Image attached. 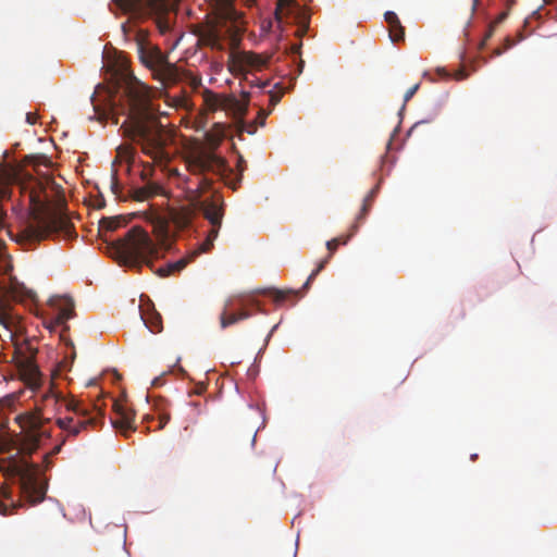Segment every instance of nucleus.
<instances>
[{
  "label": "nucleus",
  "instance_id": "obj_36",
  "mask_svg": "<svg viewBox=\"0 0 557 557\" xmlns=\"http://www.w3.org/2000/svg\"><path fill=\"white\" fill-rule=\"evenodd\" d=\"M111 189H112L113 194L116 195L117 198L123 199V200L127 199L126 197H122L120 195L121 189H120V185H119V182L116 180V176H112Z\"/></svg>",
  "mask_w": 557,
  "mask_h": 557
},
{
  "label": "nucleus",
  "instance_id": "obj_14",
  "mask_svg": "<svg viewBox=\"0 0 557 557\" xmlns=\"http://www.w3.org/2000/svg\"><path fill=\"white\" fill-rule=\"evenodd\" d=\"M339 247V239H331L326 242V248L329 250V256L321 260L318 264V267L311 272L309 277L307 278L306 283L304 284L302 288L307 289L311 282L317 277V275L325 268V265L329 263L332 255L337 250Z\"/></svg>",
  "mask_w": 557,
  "mask_h": 557
},
{
  "label": "nucleus",
  "instance_id": "obj_25",
  "mask_svg": "<svg viewBox=\"0 0 557 557\" xmlns=\"http://www.w3.org/2000/svg\"><path fill=\"white\" fill-rule=\"evenodd\" d=\"M262 293L270 297L275 304H281L285 301L290 295L295 294L294 290H281L275 288H269Z\"/></svg>",
  "mask_w": 557,
  "mask_h": 557
},
{
  "label": "nucleus",
  "instance_id": "obj_12",
  "mask_svg": "<svg viewBox=\"0 0 557 557\" xmlns=\"http://www.w3.org/2000/svg\"><path fill=\"white\" fill-rule=\"evenodd\" d=\"M63 401L65 404L66 410L73 412V417L79 418V419L98 418L99 423H101L103 412L97 404H94L92 410H90L87 406H85L83 404L82 400L72 398V399L63 400Z\"/></svg>",
  "mask_w": 557,
  "mask_h": 557
},
{
  "label": "nucleus",
  "instance_id": "obj_3",
  "mask_svg": "<svg viewBox=\"0 0 557 557\" xmlns=\"http://www.w3.org/2000/svg\"><path fill=\"white\" fill-rule=\"evenodd\" d=\"M124 97L126 119L121 125L124 136L139 144L145 154L161 161L165 156L164 126L152 108L148 87L135 78L131 79L125 86Z\"/></svg>",
  "mask_w": 557,
  "mask_h": 557
},
{
  "label": "nucleus",
  "instance_id": "obj_22",
  "mask_svg": "<svg viewBox=\"0 0 557 557\" xmlns=\"http://www.w3.org/2000/svg\"><path fill=\"white\" fill-rule=\"evenodd\" d=\"M74 314V305L72 301L66 300L62 308H60L57 317L54 318L55 325H62L70 320Z\"/></svg>",
  "mask_w": 557,
  "mask_h": 557
},
{
  "label": "nucleus",
  "instance_id": "obj_1",
  "mask_svg": "<svg viewBox=\"0 0 557 557\" xmlns=\"http://www.w3.org/2000/svg\"><path fill=\"white\" fill-rule=\"evenodd\" d=\"M16 184L21 195L29 205L28 218L16 234V240L35 244L52 236L73 238V223L61 208L64 202L61 187L48 176H29L22 181L14 166L0 164V199L11 196V186Z\"/></svg>",
  "mask_w": 557,
  "mask_h": 557
},
{
  "label": "nucleus",
  "instance_id": "obj_17",
  "mask_svg": "<svg viewBox=\"0 0 557 557\" xmlns=\"http://www.w3.org/2000/svg\"><path fill=\"white\" fill-rule=\"evenodd\" d=\"M154 408L158 412L159 430H162L170 421L171 413L169 410V403L165 399L158 398L154 400Z\"/></svg>",
  "mask_w": 557,
  "mask_h": 557
},
{
  "label": "nucleus",
  "instance_id": "obj_37",
  "mask_svg": "<svg viewBox=\"0 0 557 557\" xmlns=\"http://www.w3.org/2000/svg\"><path fill=\"white\" fill-rule=\"evenodd\" d=\"M419 87H420V84L418 83V84L413 85L412 87H410L405 92V95H404V102L405 103L408 102L414 96V94L418 91Z\"/></svg>",
  "mask_w": 557,
  "mask_h": 557
},
{
  "label": "nucleus",
  "instance_id": "obj_33",
  "mask_svg": "<svg viewBox=\"0 0 557 557\" xmlns=\"http://www.w3.org/2000/svg\"><path fill=\"white\" fill-rule=\"evenodd\" d=\"M357 231H358V225L352 224L350 227V232L347 235H341L338 237H335L334 239H339V246L346 245L350 240V238L356 234Z\"/></svg>",
  "mask_w": 557,
  "mask_h": 557
},
{
  "label": "nucleus",
  "instance_id": "obj_31",
  "mask_svg": "<svg viewBox=\"0 0 557 557\" xmlns=\"http://www.w3.org/2000/svg\"><path fill=\"white\" fill-rule=\"evenodd\" d=\"M237 170L239 172V175L236 180V183H233L231 184V187L233 189H236L237 188V185L240 183L242 181V176H243V172L246 170V161L244 160V158L242 156L238 157V162H237Z\"/></svg>",
  "mask_w": 557,
  "mask_h": 557
},
{
  "label": "nucleus",
  "instance_id": "obj_10",
  "mask_svg": "<svg viewBox=\"0 0 557 557\" xmlns=\"http://www.w3.org/2000/svg\"><path fill=\"white\" fill-rule=\"evenodd\" d=\"M113 410L116 414V418L112 420L113 428L117 429L124 436L136 430L134 425L135 411L132 408L126 404L114 400Z\"/></svg>",
  "mask_w": 557,
  "mask_h": 557
},
{
  "label": "nucleus",
  "instance_id": "obj_8",
  "mask_svg": "<svg viewBox=\"0 0 557 557\" xmlns=\"http://www.w3.org/2000/svg\"><path fill=\"white\" fill-rule=\"evenodd\" d=\"M61 400H63L61 396L49 388V391L40 395V400L37 401L38 412L18 416L16 420L23 429L27 428L34 432H39L45 423L42 411L49 409L52 411L55 410Z\"/></svg>",
  "mask_w": 557,
  "mask_h": 557
},
{
  "label": "nucleus",
  "instance_id": "obj_38",
  "mask_svg": "<svg viewBox=\"0 0 557 557\" xmlns=\"http://www.w3.org/2000/svg\"><path fill=\"white\" fill-rule=\"evenodd\" d=\"M495 27L496 26H494V24H490L488 30H487V33L485 34L483 40L480 44V49H483V47L485 46L486 41L493 36Z\"/></svg>",
  "mask_w": 557,
  "mask_h": 557
},
{
  "label": "nucleus",
  "instance_id": "obj_28",
  "mask_svg": "<svg viewBox=\"0 0 557 557\" xmlns=\"http://www.w3.org/2000/svg\"><path fill=\"white\" fill-rule=\"evenodd\" d=\"M239 305L242 309L248 310V308H256L258 311L262 312L261 302L255 296H250L247 299H240Z\"/></svg>",
  "mask_w": 557,
  "mask_h": 557
},
{
  "label": "nucleus",
  "instance_id": "obj_40",
  "mask_svg": "<svg viewBox=\"0 0 557 557\" xmlns=\"http://www.w3.org/2000/svg\"><path fill=\"white\" fill-rule=\"evenodd\" d=\"M507 17V12L500 13L495 21H493L491 24H494V26H497L500 24L505 18Z\"/></svg>",
  "mask_w": 557,
  "mask_h": 557
},
{
  "label": "nucleus",
  "instance_id": "obj_42",
  "mask_svg": "<svg viewBox=\"0 0 557 557\" xmlns=\"http://www.w3.org/2000/svg\"><path fill=\"white\" fill-rule=\"evenodd\" d=\"M27 122L30 124L35 123V120L32 117V115L29 113L27 114Z\"/></svg>",
  "mask_w": 557,
  "mask_h": 557
},
{
  "label": "nucleus",
  "instance_id": "obj_27",
  "mask_svg": "<svg viewBox=\"0 0 557 557\" xmlns=\"http://www.w3.org/2000/svg\"><path fill=\"white\" fill-rule=\"evenodd\" d=\"M0 324L3 325L7 331H9L10 336L12 337L17 324L15 317L8 312H0Z\"/></svg>",
  "mask_w": 557,
  "mask_h": 557
},
{
  "label": "nucleus",
  "instance_id": "obj_19",
  "mask_svg": "<svg viewBox=\"0 0 557 557\" xmlns=\"http://www.w3.org/2000/svg\"><path fill=\"white\" fill-rule=\"evenodd\" d=\"M141 319L145 322V325L150 330V332L159 333L162 331V318L158 312L152 311L146 313L141 315Z\"/></svg>",
  "mask_w": 557,
  "mask_h": 557
},
{
  "label": "nucleus",
  "instance_id": "obj_46",
  "mask_svg": "<svg viewBox=\"0 0 557 557\" xmlns=\"http://www.w3.org/2000/svg\"><path fill=\"white\" fill-rule=\"evenodd\" d=\"M500 53H502V52H500V50H498V49L495 51V54H496V55H499Z\"/></svg>",
  "mask_w": 557,
  "mask_h": 557
},
{
  "label": "nucleus",
  "instance_id": "obj_15",
  "mask_svg": "<svg viewBox=\"0 0 557 557\" xmlns=\"http://www.w3.org/2000/svg\"><path fill=\"white\" fill-rule=\"evenodd\" d=\"M251 317L249 310L240 309L238 312H228L227 309L220 315V324L222 329H225L230 325L237 323L240 320H245Z\"/></svg>",
  "mask_w": 557,
  "mask_h": 557
},
{
  "label": "nucleus",
  "instance_id": "obj_5",
  "mask_svg": "<svg viewBox=\"0 0 557 557\" xmlns=\"http://www.w3.org/2000/svg\"><path fill=\"white\" fill-rule=\"evenodd\" d=\"M112 2L134 18L144 20L152 17L161 34H166L171 30L172 20L169 0H112Z\"/></svg>",
  "mask_w": 557,
  "mask_h": 557
},
{
  "label": "nucleus",
  "instance_id": "obj_34",
  "mask_svg": "<svg viewBox=\"0 0 557 557\" xmlns=\"http://www.w3.org/2000/svg\"><path fill=\"white\" fill-rule=\"evenodd\" d=\"M242 97H243V102L242 103H238V112L242 114V115H245L246 112H247V109H248V103H249V98H250V94L247 92V91H243L242 92Z\"/></svg>",
  "mask_w": 557,
  "mask_h": 557
},
{
  "label": "nucleus",
  "instance_id": "obj_6",
  "mask_svg": "<svg viewBox=\"0 0 557 557\" xmlns=\"http://www.w3.org/2000/svg\"><path fill=\"white\" fill-rule=\"evenodd\" d=\"M187 165L190 173L195 175L211 172L224 177L227 173L232 174L233 172V170L228 168L225 159L208 149H199L193 152L187 159Z\"/></svg>",
  "mask_w": 557,
  "mask_h": 557
},
{
  "label": "nucleus",
  "instance_id": "obj_35",
  "mask_svg": "<svg viewBox=\"0 0 557 557\" xmlns=\"http://www.w3.org/2000/svg\"><path fill=\"white\" fill-rule=\"evenodd\" d=\"M268 92L270 96V104L272 107H275L281 101L283 91L282 90H278V91L269 90Z\"/></svg>",
  "mask_w": 557,
  "mask_h": 557
},
{
  "label": "nucleus",
  "instance_id": "obj_41",
  "mask_svg": "<svg viewBox=\"0 0 557 557\" xmlns=\"http://www.w3.org/2000/svg\"><path fill=\"white\" fill-rule=\"evenodd\" d=\"M468 77V73L465 71V70H459L456 75H455V78L457 81H462V79H466Z\"/></svg>",
  "mask_w": 557,
  "mask_h": 557
},
{
  "label": "nucleus",
  "instance_id": "obj_18",
  "mask_svg": "<svg viewBox=\"0 0 557 557\" xmlns=\"http://www.w3.org/2000/svg\"><path fill=\"white\" fill-rule=\"evenodd\" d=\"M159 190L157 185H147L144 187L135 188L131 191V198L136 201H144L156 195Z\"/></svg>",
  "mask_w": 557,
  "mask_h": 557
},
{
  "label": "nucleus",
  "instance_id": "obj_4",
  "mask_svg": "<svg viewBox=\"0 0 557 557\" xmlns=\"http://www.w3.org/2000/svg\"><path fill=\"white\" fill-rule=\"evenodd\" d=\"M136 48L140 62L151 71L153 78L162 86L174 85L181 79L178 67L169 62L168 55L149 42L141 32L136 35Z\"/></svg>",
  "mask_w": 557,
  "mask_h": 557
},
{
  "label": "nucleus",
  "instance_id": "obj_2",
  "mask_svg": "<svg viewBox=\"0 0 557 557\" xmlns=\"http://www.w3.org/2000/svg\"><path fill=\"white\" fill-rule=\"evenodd\" d=\"M210 186L211 181L207 177H201L195 190L197 194L195 197L197 207L211 225L207 238L201 243L198 249L190 251L185 257L174 262H169L165 265L154 269L153 260L159 258V248L145 230L140 226H134L123 238L115 243V250L124 264L129 268L138 269L145 264L158 276L166 277L184 270L200 253L208 252L213 247V242L219 235L225 207L223 197L216 193L209 198L201 199L202 194L209 189Z\"/></svg>",
  "mask_w": 557,
  "mask_h": 557
},
{
  "label": "nucleus",
  "instance_id": "obj_26",
  "mask_svg": "<svg viewBox=\"0 0 557 557\" xmlns=\"http://www.w3.org/2000/svg\"><path fill=\"white\" fill-rule=\"evenodd\" d=\"M218 7L220 14L224 18H233L235 11L233 10V0H213Z\"/></svg>",
  "mask_w": 557,
  "mask_h": 557
},
{
  "label": "nucleus",
  "instance_id": "obj_32",
  "mask_svg": "<svg viewBox=\"0 0 557 557\" xmlns=\"http://www.w3.org/2000/svg\"><path fill=\"white\" fill-rule=\"evenodd\" d=\"M20 507V505L16 504H4L0 502V513L2 516H11L14 513V511Z\"/></svg>",
  "mask_w": 557,
  "mask_h": 557
},
{
  "label": "nucleus",
  "instance_id": "obj_16",
  "mask_svg": "<svg viewBox=\"0 0 557 557\" xmlns=\"http://www.w3.org/2000/svg\"><path fill=\"white\" fill-rule=\"evenodd\" d=\"M153 232L160 245L166 246L170 238V227L166 219L158 216L153 221Z\"/></svg>",
  "mask_w": 557,
  "mask_h": 557
},
{
  "label": "nucleus",
  "instance_id": "obj_20",
  "mask_svg": "<svg viewBox=\"0 0 557 557\" xmlns=\"http://www.w3.org/2000/svg\"><path fill=\"white\" fill-rule=\"evenodd\" d=\"M127 220L123 216L103 218L99 222L100 231L113 232L121 226L126 225Z\"/></svg>",
  "mask_w": 557,
  "mask_h": 557
},
{
  "label": "nucleus",
  "instance_id": "obj_11",
  "mask_svg": "<svg viewBox=\"0 0 557 557\" xmlns=\"http://www.w3.org/2000/svg\"><path fill=\"white\" fill-rule=\"evenodd\" d=\"M46 491V484L40 483L34 472H28L23 475L22 492L29 503L38 504L44 500Z\"/></svg>",
  "mask_w": 557,
  "mask_h": 557
},
{
  "label": "nucleus",
  "instance_id": "obj_43",
  "mask_svg": "<svg viewBox=\"0 0 557 557\" xmlns=\"http://www.w3.org/2000/svg\"><path fill=\"white\" fill-rule=\"evenodd\" d=\"M60 451V446H57L54 449H53V454H57Z\"/></svg>",
  "mask_w": 557,
  "mask_h": 557
},
{
  "label": "nucleus",
  "instance_id": "obj_39",
  "mask_svg": "<svg viewBox=\"0 0 557 557\" xmlns=\"http://www.w3.org/2000/svg\"><path fill=\"white\" fill-rule=\"evenodd\" d=\"M208 44L212 47H216L219 45V36L214 32L209 33Z\"/></svg>",
  "mask_w": 557,
  "mask_h": 557
},
{
  "label": "nucleus",
  "instance_id": "obj_21",
  "mask_svg": "<svg viewBox=\"0 0 557 557\" xmlns=\"http://www.w3.org/2000/svg\"><path fill=\"white\" fill-rule=\"evenodd\" d=\"M170 216L177 227L185 228L191 223L193 213L189 210L184 209L171 212Z\"/></svg>",
  "mask_w": 557,
  "mask_h": 557
},
{
  "label": "nucleus",
  "instance_id": "obj_44",
  "mask_svg": "<svg viewBox=\"0 0 557 557\" xmlns=\"http://www.w3.org/2000/svg\"><path fill=\"white\" fill-rule=\"evenodd\" d=\"M256 441V433L252 434L251 443L253 444Z\"/></svg>",
  "mask_w": 557,
  "mask_h": 557
},
{
  "label": "nucleus",
  "instance_id": "obj_30",
  "mask_svg": "<svg viewBox=\"0 0 557 557\" xmlns=\"http://www.w3.org/2000/svg\"><path fill=\"white\" fill-rule=\"evenodd\" d=\"M117 154L127 162H131L133 160L134 149L131 146H121L117 148Z\"/></svg>",
  "mask_w": 557,
  "mask_h": 557
},
{
  "label": "nucleus",
  "instance_id": "obj_24",
  "mask_svg": "<svg viewBox=\"0 0 557 557\" xmlns=\"http://www.w3.org/2000/svg\"><path fill=\"white\" fill-rule=\"evenodd\" d=\"M374 198V190L372 189L363 199L362 207L360 209V212L356 216V221L354 224H357L359 226L360 223L363 222V220L367 218L373 202Z\"/></svg>",
  "mask_w": 557,
  "mask_h": 557
},
{
  "label": "nucleus",
  "instance_id": "obj_23",
  "mask_svg": "<svg viewBox=\"0 0 557 557\" xmlns=\"http://www.w3.org/2000/svg\"><path fill=\"white\" fill-rule=\"evenodd\" d=\"M268 115H269V112H267L264 109H260L259 113H258L257 120L253 123H251V124L243 123L240 125V127H239V132L240 133L246 132V133H248L250 135L255 134L256 131H257L258 124L260 126H263L264 125V121H265Z\"/></svg>",
  "mask_w": 557,
  "mask_h": 557
},
{
  "label": "nucleus",
  "instance_id": "obj_45",
  "mask_svg": "<svg viewBox=\"0 0 557 557\" xmlns=\"http://www.w3.org/2000/svg\"><path fill=\"white\" fill-rule=\"evenodd\" d=\"M515 3V0H508V4L511 5Z\"/></svg>",
  "mask_w": 557,
  "mask_h": 557
},
{
  "label": "nucleus",
  "instance_id": "obj_9",
  "mask_svg": "<svg viewBox=\"0 0 557 557\" xmlns=\"http://www.w3.org/2000/svg\"><path fill=\"white\" fill-rule=\"evenodd\" d=\"M55 424L67 433L69 436H78L81 433L95 429L99 424L98 418L79 419L73 416L58 418Z\"/></svg>",
  "mask_w": 557,
  "mask_h": 557
},
{
  "label": "nucleus",
  "instance_id": "obj_7",
  "mask_svg": "<svg viewBox=\"0 0 557 557\" xmlns=\"http://www.w3.org/2000/svg\"><path fill=\"white\" fill-rule=\"evenodd\" d=\"M270 62L269 55L258 54L251 51H244L236 55L234 60V66L239 72L245 74V79L251 85L257 86L260 89H264L270 85L269 81H261L259 78H249L253 71H261L268 66Z\"/></svg>",
  "mask_w": 557,
  "mask_h": 557
},
{
  "label": "nucleus",
  "instance_id": "obj_13",
  "mask_svg": "<svg viewBox=\"0 0 557 557\" xmlns=\"http://www.w3.org/2000/svg\"><path fill=\"white\" fill-rule=\"evenodd\" d=\"M384 18L388 24L389 38L393 42L404 41L405 28L401 25L397 14L393 11H387L384 14Z\"/></svg>",
  "mask_w": 557,
  "mask_h": 557
},
{
  "label": "nucleus",
  "instance_id": "obj_29",
  "mask_svg": "<svg viewBox=\"0 0 557 557\" xmlns=\"http://www.w3.org/2000/svg\"><path fill=\"white\" fill-rule=\"evenodd\" d=\"M294 0H277L275 8V17L277 21L283 18V12L293 5Z\"/></svg>",
  "mask_w": 557,
  "mask_h": 557
}]
</instances>
